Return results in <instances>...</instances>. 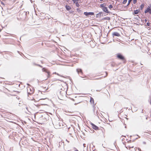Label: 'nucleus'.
I'll use <instances>...</instances> for the list:
<instances>
[{
	"mask_svg": "<svg viewBox=\"0 0 151 151\" xmlns=\"http://www.w3.org/2000/svg\"><path fill=\"white\" fill-rule=\"evenodd\" d=\"M34 64L36 65H37V64H36L35 63H34Z\"/></svg>",
	"mask_w": 151,
	"mask_h": 151,
	"instance_id": "obj_36",
	"label": "nucleus"
},
{
	"mask_svg": "<svg viewBox=\"0 0 151 151\" xmlns=\"http://www.w3.org/2000/svg\"><path fill=\"white\" fill-rule=\"evenodd\" d=\"M105 73L106 74V76H107V72H105Z\"/></svg>",
	"mask_w": 151,
	"mask_h": 151,
	"instance_id": "obj_32",
	"label": "nucleus"
},
{
	"mask_svg": "<svg viewBox=\"0 0 151 151\" xmlns=\"http://www.w3.org/2000/svg\"><path fill=\"white\" fill-rule=\"evenodd\" d=\"M138 139V138H136V139Z\"/></svg>",
	"mask_w": 151,
	"mask_h": 151,
	"instance_id": "obj_49",
	"label": "nucleus"
},
{
	"mask_svg": "<svg viewBox=\"0 0 151 151\" xmlns=\"http://www.w3.org/2000/svg\"><path fill=\"white\" fill-rule=\"evenodd\" d=\"M90 102L91 103H94V101L93 99L92 98H91L90 99Z\"/></svg>",
	"mask_w": 151,
	"mask_h": 151,
	"instance_id": "obj_12",
	"label": "nucleus"
},
{
	"mask_svg": "<svg viewBox=\"0 0 151 151\" xmlns=\"http://www.w3.org/2000/svg\"><path fill=\"white\" fill-rule=\"evenodd\" d=\"M132 0H129L128 1V3L127 4V6H128L129 4H130V2L132 1Z\"/></svg>",
	"mask_w": 151,
	"mask_h": 151,
	"instance_id": "obj_20",
	"label": "nucleus"
},
{
	"mask_svg": "<svg viewBox=\"0 0 151 151\" xmlns=\"http://www.w3.org/2000/svg\"><path fill=\"white\" fill-rule=\"evenodd\" d=\"M55 73V74H57V75H58V76H60L62 77V76H60V75L58 73H56V72H55V73Z\"/></svg>",
	"mask_w": 151,
	"mask_h": 151,
	"instance_id": "obj_25",
	"label": "nucleus"
},
{
	"mask_svg": "<svg viewBox=\"0 0 151 151\" xmlns=\"http://www.w3.org/2000/svg\"><path fill=\"white\" fill-rule=\"evenodd\" d=\"M147 26H149L150 25V23H149V22H147Z\"/></svg>",
	"mask_w": 151,
	"mask_h": 151,
	"instance_id": "obj_28",
	"label": "nucleus"
},
{
	"mask_svg": "<svg viewBox=\"0 0 151 151\" xmlns=\"http://www.w3.org/2000/svg\"><path fill=\"white\" fill-rule=\"evenodd\" d=\"M1 4L4 5V3L3 2H1Z\"/></svg>",
	"mask_w": 151,
	"mask_h": 151,
	"instance_id": "obj_37",
	"label": "nucleus"
},
{
	"mask_svg": "<svg viewBox=\"0 0 151 151\" xmlns=\"http://www.w3.org/2000/svg\"><path fill=\"white\" fill-rule=\"evenodd\" d=\"M84 14L86 16H89L90 15H93L94 14V13L93 12H84Z\"/></svg>",
	"mask_w": 151,
	"mask_h": 151,
	"instance_id": "obj_5",
	"label": "nucleus"
},
{
	"mask_svg": "<svg viewBox=\"0 0 151 151\" xmlns=\"http://www.w3.org/2000/svg\"><path fill=\"white\" fill-rule=\"evenodd\" d=\"M42 71L43 72H45L47 74V78H49L50 76V72L49 71H48L45 68H42Z\"/></svg>",
	"mask_w": 151,
	"mask_h": 151,
	"instance_id": "obj_2",
	"label": "nucleus"
},
{
	"mask_svg": "<svg viewBox=\"0 0 151 151\" xmlns=\"http://www.w3.org/2000/svg\"><path fill=\"white\" fill-rule=\"evenodd\" d=\"M81 102V101H80V102H77V103H75L74 104H75V105H77V104H79V103H80Z\"/></svg>",
	"mask_w": 151,
	"mask_h": 151,
	"instance_id": "obj_26",
	"label": "nucleus"
},
{
	"mask_svg": "<svg viewBox=\"0 0 151 151\" xmlns=\"http://www.w3.org/2000/svg\"><path fill=\"white\" fill-rule=\"evenodd\" d=\"M66 141L68 142H69V141H68V140H66Z\"/></svg>",
	"mask_w": 151,
	"mask_h": 151,
	"instance_id": "obj_44",
	"label": "nucleus"
},
{
	"mask_svg": "<svg viewBox=\"0 0 151 151\" xmlns=\"http://www.w3.org/2000/svg\"><path fill=\"white\" fill-rule=\"evenodd\" d=\"M90 124L92 126V127L93 129L95 130L99 129V127L95 125L93 123H92V122H91Z\"/></svg>",
	"mask_w": 151,
	"mask_h": 151,
	"instance_id": "obj_3",
	"label": "nucleus"
},
{
	"mask_svg": "<svg viewBox=\"0 0 151 151\" xmlns=\"http://www.w3.org/2000/svg\"><path fill=\"white\" fill-rule=\"evenodd\" d=\"M137 2V0H133V3L134 4H136Z\"/></svg>",
	"mask_w": 151,
	"mask_h": 151,
	"instance_id": "obj_24",
	"label": "nucleus"
},
{
	"mask_svg": "<svg viewBox=\"0 0 151 151\" xmlns=\"http://www.w3.org/2000/svg\"><path fill=\"white\" fill-rule=\"evenodd\" d=\"M103 19H104V20H109L110 19V17H104Z\"/></svg>",
	"mask_w": 151,
	"mask_h": 151,
	"instance_id": "obj_14",
	"label": "nucleus"
},
{
	"mask_svg": "<svg viewBox=\"0 0 151 151\" xmlns=\"http://www.w3.org/2000/svg\"><path fill=\"white\" fill-rule=\"evenodd\" d=\"M75 151H78V150H77V149H76V150H75Z\"/></svg>",
	"mask_w": 151,
	"mask_h": 151,
	"instance_id": "obj_43",
	"label": "nucleus"
},
{
	"mask_svg": "<svg viewBox=\"0 0 151 151\" xmlns=\"http://www.w3.org/2000/svg\"><path fill=\"white\" fill-rule=\"evenodd\" d=\"M33 93V91H32V93H30V94H31L32 93Z\"/></svg>",
	"mask_w": 151,
	"mask_h": 151,
	"instance_id": "obj_42",
	"label": "nucleus"
},
{
	"mask_svg": "<svg viewBox=\"0 0 151 151\" xmlns=\"http://www.w3.org/2000/svg\"><path fill=\"white\" fill-rule=\"evenodd\" d=\"M76 71L78 73V74L79 73H81V74H83V72L82 70L81 69L78 68L76 69Z\"/></svg>",
	"mask_w": 151,
	"mask_h": 151,
	"instance_id": "obj_9",
	"label": "nucleus"
},
{
	"mask_svg": "<svg viewBox=\"0 0 151 151\" xmlns=\"http://www.w3.org/2000/svg\"><path fill=\"white\" fill-rule=\"evenodd\" d=\"M42 99H40L39 100L37 99V100H35V99H34V100L35 101V102L36 103L37 101H38L39 100H42Z\"/></svg>",
	"mask_w": 151,
	"mask_h": 151,
	"instance_id": "obj_21",
	"label": "nucleus"
},
{
	"mask_svg": "<svg viewBox=\"0 0 151 151\" xmlns=\"http://www.w3.org/2000/svg\"><path fill=\"white\" fill-rule=\"evenodd\" d=\"M37 66H39V67H40L41 68L42 67V66H41L40 65H39V64L37 65Z\"/></svg>",
	"mask_w": 151,
	"mask_h": 151,
	"instance_id": "obj_31",
	"label": "nucleus"
},
{
	"mask_svg": "<svg viewBox=\"0 0 151 151\" xmlns=\"http://www.w3.org/2000/svg\"><path fill=\"white\" fill-rule=\"evenodd\" d=\"M138 150H139V151H140V150H141V149H140V148H139V149H138Z\"/></svg>",
	"mask_w": 151,
	"mask_h": 151,
	"instance_id": "obj_41",
	"label": "nucleus"
},
{
	"mask_svg": "<svg viewBox=\"0 0 151 151\" xmlns=\"http://www.w3.org/2000/svg\"><path fill=\"white\" fill-rule=\"evenodd\" d=\"M144 7V5L143 4H142L140 6V8L141 9H142Z\"/></svg>",
	"mask_w": 151,
	"mask_h": 151,
	"instance_id": "obj_22",
	"label": "nucleus"
},
{
	"mask_svg": "<svg viewBox=\"0 0 151 151\" xmlns=\"http://www.w3.org/2000/svg\"><path fill=\"white\" fill-rule=\"evenodd\" d=\"M69 1V0H67V2H68V1Z\"/></svg>",
	"mask_w": 151,
	"mask_h": 151,
	"instance_id": "obj_46",
	"label": "nucleus"
},
{
	"mask_svg": "<svg viewBox=\"0 0 151 151\" xmlns=\"http://www.w3.org/2000/svg\"><path fill=\"white\" fill-rule=\"evenodd\" d=\"M22 102L21 101H20L19 103V106H22Z\"/></svg>",
	"mask_w": 151,
	"mask_h": 151,
	"instance_id": "obj_19",
	"label": "nucleus"
},
{
	"mask_svg": "<svg viewBox=\"0 0 151 151\" xmlns=\"http://www.w3.org/2000/svg\"><path fill=\"white\" fill-rule=\"evenodd\" d=\"M139 11L137 10H136L134 11V13L135 14H137L139 13Z\"/></svg>",
	"mask_w": 151,
	"mask_h": 151,
	"instance_id": "obj_15",
	"label": "nucleus"
},
{
	"mask_svg": "<svg viewBox=\"0 0 151 151\" xmlns=\"http://www.w3.org/2000/svg\"><path fill=\"white\" fill-rule=\"evenodd\" d=\"M112 35L113 36H116L119 37L120 36V34L117 32H115L112 33Z\"/></svg>",
	"mask_w": 151,
	"mask_h": 151,
	"instance_id": "obj_7",
	"label": "nucleus"
},
{
	"mask_svg": "<svg viewBox=\"0 0 151 151\" xmlns=\"http://www.w3.org/2000/svg\"><path fill=\"white\" fill-rule=\"evenodd\" d=\"M84 145H85V144H83V146H84Z\"/></svg>",
	"mask_w": 151,
	"mask_h": 151,
	"instance_id": "obj_50",
	"label": "nucleus"
},
{
	"mask_svg": "<svg viewBox=\"0 0 151 151\" xmlns=\"http://www.w3.org/2000/svg\"><path fill=\"white\" fill-rule=\"evenodd\" d=\"M102 9L104 12H105L106 13H109V12L108 11L107 8L106 7H105L104 8H103Z\"/></svg>",
	"mask_w": 151,
	"mask_h": 151,
	"instance_id": "obj_8",
	"label": "nucleus"
},
{
	"mask_svg": "<svg viewBox=\"0 0 151 151\" xmlns=\"http://www.w3.org/2000/svg\"><path fill=\"white\" fill-rule=\"evenodd\" d=\"M76 6L78 7H79L80 6V5L78 2L76 3Z\"/></svg>",
	"mask_w": 151,
	"mask_h": 151,
	"instance_id": "obj_18",
	"label": "nucleus"
},
{
	"mask_svg": "<svg viewBox=\"0 0 151 151\" xmlns=\"http://www.w3.org/2000/svg\"><path fill=\"white\" fill-rule=\"evenodd\" d=\"M101 91L100 90H96V91Z\"/></svg>",
	"mask_w": 151,
	"mask_h": 151,
	"instance_id": "obj_39",
	"label": "nucleus"
},
{
	"mask_svg": "<svg viewBox=\"0 0 151 151\" xmlns=\"http://www.w3.org/2000/svg\"><path fill=\"white\" fill-rule=\"evenodd\" d=\"M143 143L144 144H146V142H143Z\"/></svg>",
	"mask_w": 151,
	"mask_h": 151,
	"instance_id": "obj_35",
	"label": "nucleus"
},
{
	"mask_svg": "<svg viewBox=\"0 0 151 151\" xmlns=\"http://www.w3.org/2000/svg\"><path fill=\"white\" fill-rule=\"evenodd\" d=\"M30 90L31 91V89L30 88Z\"/></svg>",
	"mask_w": 151,
	"mask_h": 151,
	"instance_id": "obj_51",
	"label": "nucleus"
},
{
	"mask_svg": "<svg viewBox=\"0 0 151 151\" xmlns=\"http://www.w3.org/2000/svg\"><path fill=\"white\" fill-rule=\"evenodd\" d=\"M37 66H39V67H40L41 68L42 67V66H41L40 65H39V64L37 65Z\"/></svg>",
	"mask_w": 151,
	"mask_h": 151,
	"instance_id": "obj_30",
	"label": "nucleus"
},
{
	"mask_svg": "<svg viewBox=\"0 0 151 151\" xmlns=\"http://www.w3.org/2000/svg\"><path fill=\"white\" fill-rule=\"evenodd\" d=\"M105 4H101L100 5V7H101V8H102V9L103 8H104V7L105 6Z\"/></svg>",
	"mask_w": 151,
	"mask_h": 151,
	"instance_id": "obj_13",
	"label": "nucleus"
},
{
	"mask_svg": "<svg viewBox=\"0 0 151 151\" xmlns=\"http://www.w3.org/2000/svg\"><path fill=\"white\" fill-rule=\"evenodd\" d=\"M150 14H151V11L150 12Z\"/></svg>",
	"mask_w": 151,
	"mask_h": 151,
	"instance_id": "obj_45",
	"label": "nucleus"
},
{
	"mask_svg": "<svg viewBox=\"0 0 151 151\" xmlns=\"http://www.w3.org/2000/svg\"><path fill=\"white\" fill-rule=\"evenodd\" d=\"M144 21L146 22L147 21V19H145V20H144Z\"/></svg>",
	"mask_w": 151,
	"mask_h": 151,
	"instance_id": "obj_34",
	"label": "nucleus"
},
{
	"mask_svg": "<svg viewBox=\"0 0 151 151\" xmlns=\"http://www.w3.org/2000/svg\"><path fill=\"white\" fill-rule=\"evenodd\" d=\"M137 135V136H138L139 137V138L140 137V136H139L138 135Z\"/></svg>",
	"mask_w": 151,
	"mask_h": 151,
	"instance_id": "obj_40",
	"label": "nucleus"
},
{
	"mask_svg": "<svg viewBox=\"0 0 151 151\" xmlns=\"http://www.w3.org/2000/svg\"><path fill=\"white\" fill-rule=\"evenodd\" d=\"M127 1V0H124L122 2V4H125L126 3Z\"/></svg>",
	"mask_w": 151,
	"mask_h": 151,
	"instance_id": "obj_17",
	"label": "nucleus"
},
{
	"mask_svg": "<svg viewBox=\"0 0 151 151\" xmlns=\"http://www.w3.org/2000/svg\"><path fill=\"white\" fill-rule=\"evenodd\" d=\"M64 145V143L63 142H59V146L60 147L61 145Z\"/></svg>",
	"mask_w": 151,
	"mask_h": 151,
	"instance_id": "obj_16",
	"label": "nucleus"
},
{
	"mask_svg": "<svg viewBox=\"0 0 151 151\" xmlns=\"http://www.w3.org/2000/svg\"><path fill=\"white\" fill-rule=\"evenodd\" d=\"M111 65H112V66H114V65H113V64H111Z\"/></svg>",
	"mask_w": 151,
	"mask_h": 151,
	"instance_id": "obj_47",
	"label": "nucleus"
},
{
	"mask_svg": "<svg viewBox=\"0 0 151 151\" xmlns=\"http://www.w3.org/2000/svg\"><path fill=\"white\" fill-rule=\"evenodd\" d=\"M117 57L121 60H124V57L120 53L117 54Z\"/></svg>",
	"mask_w": 151,
	"mask_h": 151,
	"instance_id": "obj_4",
	"label": "nucleus"
},
{
	"mask_svg": "<svg viewBox=\"0 0 151 151\" xmlns=\"http://www.w3.org/2000/svg\"><path fill=\"white\" fill-rule=\"evenodd\" d=\"M101 16H103L102 12H100L96 15V17L97 18H100Z\"/></svg>",
	"mask_w": 151,
	"mask_h": 151,
	"instance_id": "obj_6",
	"label": "nucleus"
},
{
	"mask_svg": "<svg viewBox=\"0 0 151 151\" xmlns=\"http://www.w3.org/2000/svg\"><path fill=\"white\" fill-rule=\"evenodd\" d=\"M100 1H103V0H100Z\"/></svg>",
	"mask_w": 151,
	"mask_h": 151,
	"instance_id": "obj_48",
	"label": "nucleus"
},
{
	"mask_svg": "<svg viewBox=\"0 0 151 151\" xmlns=\"http://www.w3.org/2000/svg\"><path fill=\"white\" fill-rule=\"evenodd\" d=\"M37 66H39V67H40L41 68L42 67V66H41L40 65H39V64L37 65Z\"/></svg>",
	"mask_w": 151,
	"mask_h": 151,
	"instance_id": "obj_29",
	"label": "nucleus"
},
{
	"mask_svg": "<svg viewBox=\"0 0 151 151\" xmlns=\"http://www.w3.org/2000/svg\"><path fill=\"white\" fill-rule=\"evenodd\" d=\"M78 0H72L74 3H75L76 1H78Z\"/></svg>",
	"mask_w": 151,
	"mask_h": 151,
	"instance_id": "obj_27",
	"label": "nucleus"
},
{
	"mask_svg": "<svg viewBox=\"0 0 151 151\" xmlns=\"http://www.w3.org/2000/svg\"><path fill=\"white\" fill-rule=\"evenodd\" d=\"M53 124L55 128L56 129L62 128L63 126L61 122L59 120L54 121Z\"/></svg>",
	"mask_w": 151,
	"mask_h": 151,
	"instance_id": "obj_1",
	"label": "nucleus"
},
{
	"mask_svg": "<svg viewBox=\"0 0 151 151\" xmlns=\"http://www.w3.org/2000/svg\"><path fill=\"white\" fill-rule=\"evenodd\" d=\"M26 108L27 110V111H28V108L27 107H26Z\"/></svg>",
	"mask_w": 151,
	"mask_h": 151,
	"instance_id": "obj_38",
	"label": "nucleus"
},
{
	"mask_svg": "<svg viewBox=\"0 0 151 151\" xmlns=\"http://www.w3.org/2000/svg\"><path fill=\"white\" fill-rule=\"evenodd\" d=\"M34 104H35V106H37L38 105V104H36V103Z\"/></svg>",
	"mask_w": 151,
	"mask_h": 151,
	"instance_id": "obj_33",
	"label": "nucleus"
},
{
	"mask_svg": "<svg viewBox=\"0 0 151 151\" xmlns=\"http://www.w3.org/2000/svg\"><path fill=\"white\" fill-rule=\"evenodd\" d=\"M65 8L67 10L69 11L71 9V7L68 5L65 6Z\"/></svg>",
	"mask_w": 151,
	"mask_h": 151,
	"instance_id": "obj_11",
	"label": "nucleus"
},
{
	"mask_svg": "<svg viewBox=\"0 0 151 151\" xmlns=\"http://www.w3.org/2000/svg\"><path fill=\"white\" fill-rule=\"evenodd\" d=\"M151 11V9L150 8V7H148L147 8V9L145 11V13H147V12H149L150 13V12Z\"/></svg>",
	"mask_w": 151,
	"mask_h": 151,
	"instance_id": "obj_10",
	"label": "nucleus"
},
{
	"mask_svg": "<svg viewBox=\"0 0 151 151\" xmlns=\"http://www.w3.org/2000/svg\"><path fill=\"white\" fill-rule=\"evenodd\" d=\"M109 8L110 9H111V8H113V6L111 4H110L109 5Z\"/></svg>",
	"mask_w": 151,
	"mask_h": 151,
	"instance_id": "obj_23",
	"label": "nucleus"
}]
</instances>
